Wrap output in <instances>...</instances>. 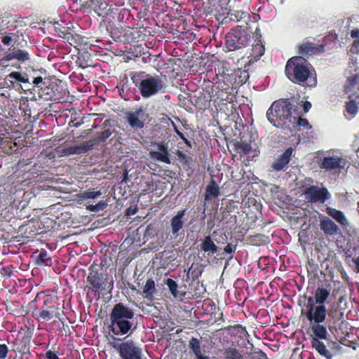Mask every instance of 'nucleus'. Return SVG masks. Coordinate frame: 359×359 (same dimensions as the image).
I'll return each mask as SVG.
<instances>
[{"label": "nucleus", "instance_id": "obj_1", "mask_svg": "<svg viewBox=\"0 0 359 359\" xmlns=\"http://www.w3.org/2000/svg\"><path fill=\"white\" fill-rule=\"evenodd\" d=\"M40 166L36 163L20 161L16 170L8 177L6 186V203L10 205L20 202V198L25 195L24 191L26 187L31 183V180L40 175Z\"/></svg>", "mask_w": 359, "mask_h": 359}, {"label": "nucleus", "instance_id": "obj_2", "mask_svg": "<svg viewBox=\"0 0 359 359\" xmlns=\"http://www.w3.org/2000/svg\"><path fill=\"white\" fill-rule=\"evenodd\" d=\"M292 103L289 99L274 101L266 111L268 121L276 128L292 132Z\"/></svg>", "mask_w": 359, "mask_h": 359}, {"label": "nucleus", "instance_id": "obj_3", "mask_svg": "<svg viewBox=\"0 0 359 359\" xmlns=\"http://www.w3.org/2000/svg\"><path fill=\"white\" fill-rule=\"evenodd\" d=\"M339 309V302H333L330 305V309L327 310L325 304L316 305V307L309 309L306 312H303L302 316H304L310 323V330L311 332L316 331L317 333L324 332L325 334L327 327L322 323L326 320L327 315L330 319L334 320V323L339 320L337 317Z\"/></svg>", "mask_w": 359, "mask_h": 359}, {"label": "nucleus", "instance_id": "obj_4", "mask_svg": "<svg viewBox=\"0 0 359 359\" xmlns=\"http://www.w3.org/2000/svg\"><path fill=\"white\" fill-rule=\"evenodd\" d=\"M142 74L143 72H134L130 75L133 84L138 88L142 97L147 99L163 92L165 86L161 76L147 74L142 76Z\"/></svg>", "mask_w": 359, "mask_h": 359}, {"label": "nucleus", "instance_id": "obj_5", "mask_svg": "<svg viewBox=\"0 0 359 359\" xmlns=\"http://www.w3.org/2000/svg\"><path fill=\"white\" fill-rule=\"evenodd\" d=\"M311 64L306 59L302 56H294L287 61L285 74L293 83L304 86L311 77Z\"/></svg>", "mask_w": 359, "mask_h": 359}, {"label": "nucleus", "instance_id": "obj_6", "mask_svg": "<svg viewBox=\"0 0 359 359\" xmlns=\"http://www.w3.org/2000/svg\"><path fill=\"white\" fill-rule=\"evenodd\" d=\"M38 301L34 299L29 304L30 309H32V316L38 321H49L53 318L61 319V313L63 311L58 307L57 299L52 297H46L42 303L36 305Z\"/></svg>", "mask_w": 359, "mask_h": 359}, {"label": "nucleus", "instance_id": "obj_7", "mask_svg": "<svg viewBox=\"0 0 359 359\" xmlns=\"http://www.w3.org/2000/svg\"><path fill=\"white\" fill-rule=\"evenodd\" d=\"M92 264L89 268V274L86 280V287L94 292L111 291L113 289V280L106 272H99Z\"/></svg>", "mask_w": 359, "mask_h": 359}, {"label": "nucleus", "instance_id": "obj_8", "mask_svg": "<svg viewBox=\"0 0 359 359\" xmlns=\"http://www.w3.org/2000/svg\"><path fill=\"white\" fill-rule=\"evenodd\" d=\"M250 35L241 26L231 29L225 36V45L229 51L243 48L250 42Z\"/></svg>", "mask_w": 359, "mask_h": 359}, {"label": "nucleus", "instance_id": "obj_9", "mask_svg": "<svg viewBox=\"0 0 359 359\" xmlns=\"http://www.w3.org/2000/svg\"><path fill=\"white\" fill-rule=\"evenodd\" d=\"M332 36H326L323 38L321 44L318 45L313 42L303 41L302 43L298 45L297 52L303 57H309L314 55H318L326 51H328L332 47H329L328 42H331V44L335 46L336 43L333 41Z\"/></svg>", "mask_w": 359, "mask_h": 359}, {"label": "nucleus", "instance_id": "obj_10", "mask_svg": "<svg viewBox=\"0 0 359 359\" xmlns=\"http://www.w3.org/2000/svg\"><path fill=\"white\" fill-rule=\"evenodd\" d=\"M110 345L118 351L122 359H141L142 348L133 340L121 343L111 342Z\"/></svg>", "mask_w": 359, "mask_h": 359}, {"label": "nucleus", "instance_id": "obj_11", "mask_svg": "<svg viewBox=\"0 0 359 359\" xmlns=\"http://www.w3.org/2000/svg\"><path fill=\"white\" fill-rule=\"evenodd\" d=\"M217 233V231H214L212 235L205 236L203 238L200 240V245H198L199 250L203 252V257H210L217 254L219 248L216 245L219 243H225L227 241V236L224 233L221 234V241L215 239L213 241L212 236H215Z\"/></svg>", "mask_w": 359, "mask_h": 359}, {"label": "nucleus", "instance_id": "obj_12", "mask_svg": "<svg viewBox=\"0 0 359 359\" xmlns=\"http://www.w3.org/2000/svg\"><path fill=\"white\" fill-rule=\"evenodd\" d=\"M348 161L339 156H325L319 163V168L325 171L340 173Z\"/></svg>", "mask_w": 359, "mask_h": 359}, {"label": "nucleus", "instance_id": "obj_13", "mask_svg": "<svg viewBox=\"0 0 359 359\" xmlns=\"http://www.w3.org/2000/svg\"><path fill=\"white\" fill-rule=\"evenodd\" d=\"M312 334L311 335V343L312 347L322 356L325 357L326 359H332V354L331 352L327 348L324 342L322 340H328L330 334L326 330L325 334L324 332H321L317 333L316 331L311 332Z\"/></svg>", "mask_w": 359, "mask_h": 359}, {"label": "nucleus", "instance_id": "obj_14", "mask_svg": "<svg viewBox=\"0 0 359 359\" xmlns=\"http://www.w3.org/2000/svg\"><path fill=\"white\" fill-rule=\"evenodd\" d=\"M149 117V115L147 112V109L141 107L135 109V111H129L126 114L127 121L134 130L142 129Z\"/></svg>", "mask_w": 359, "mask_h": 359}, {"label": "nucleus", "instance_id": "obj_15", "mask_svg": "<svg viewBox=\"0 0 359 359\" xmlns=\"http://www.w3.org/2000/svg\"><path fill=\"white\" fill-rule=\"evenodd\" d=\"M293 151L292 147H288L283 153L278 155L271 163L270 170L275 172L285 171L289 167Z\"/></svg>", "mask_w": 359, "mask_h": 359}, {"label": "nucleus", "instance_id": "obj_16", "mask_svg": "<svg viewBox=\"0 0 359 359\" xmlns=\"http://www.w3.org/2000/svg\"><path fill=\"white\" fill-rule=\"evenodd\" d=\"M132 319L110 318L109 329L115 335H124L128 334L133 328L134 323Z\"/></svg>", "mask_w": 359, "mask_h": 359}, {"label": "nucleus", "instance_id": "obj_17", "mask_svg": "<svg viewBox=\"0 0 359 359\" xmlns=\"http://www.w3.org/2000/svg\"><path fill=\"white\" fill-rule=\"evenodd\" d=\"M33 336V330L28 328L21 338H16L13 341V350L22 354L29 353L30 341Z\"/></svg>", "mask_w": 359, "mask_h": 359}, {"label": "nucleus", "instance_id": "obj_18", "mask_svg": "<svg viewBox=\"0 0 359 359\" xmlns=\"http://www.w3.org/2000/svg\"><path fill=\"white\" fill-rule=\"evenodd\" d=\"M307 198L312 203L319 201H325L330 197V194L326 188H319L317 186H311L305 190Z\"/></svg>", "mask_w": 359, "mask_h": 359}, {"label": "nucleus", "instance_id": "obj_19", "mask_svg": "<svg viewBox=\"0 0 359 359\" xmlns=\"http://www.w3.org/2000/svg\"><path fill=\"white\" fill-rule=\"evenodd\" d=\"M13 60H17L20 62H25L29 60V55L24 50L13 47L12 49L10 48L8 51L4 53V56L1 59V62L4 64Z\"/></svg>", "mask_w": 359, "mask_h": 359}, {"label": "nucleus", "instance_id": "obj_20", "mask_svg": "<svg viewBox=\"0 0 359 359\" xmlns=\"http://www.w3.org/2000/svg\"><path fill=\"white\" fill-rule=\"evenodd\" d=\"M226 86L224 82H217V91L215 94V102L222 104L224 101L231 102L233 101L232 88L225 87Z\"/></svg>", "mask_w": 359, "mask_h": 359}, {"label": "nucleus", "instance_id": "obj_21", "mask_svg": "<svg viewBox=\"0 0 359 359\" xmlns=\"http://www.w3.org/2000/svg\"><path fill=\"white\" fill-rule=\"evenodd\" d=\"M135 313L132 309L122 302L116 304L111 312L110 318L133 319Z\"/></svg>", "mask_w": 359, "mask_h": 359}, {"label": "nucleus", "instance_id": "obj_22", "mask_svg": "<svg viewBox=\"0 0 359 359\" xmlns=\"http://www.w3.org/2000/svg\"><path fill=\"white\" fill-rule=\"evenodd\" d=\"M158 151H153L150 152V155L153 158L158 161L170 164V154L168 151V143L164 142H159L156 144Z\"/></svg>", "mask_w": 359, "mask_h": 359}, {"label": "nucleus", "instance_id": "obj_23", "mask_svg": "<svg viewBox=\"0 0 359 359\" xmlns=\"http://www.w3.org/2000/svg\"><path fill=\"white\" fill-rule=\"evenodd\" d=\"M185 213L186 209L179 210L177 215L170 219L171 233L175 238L179 236L180 231L183 228L184 224L183 219L185 216Z\"/></svg>", "mask_w": 359, "mask_h": 359}, {"label": "nucleus", "instance_id": "obj_24", "mask_svg": "<svg viewBox=\"0 0 359 359\" xmlns=\"http://www.w3.org/2000/svg\"><path fill=\"white\" fill-rule=\"evenodd\" d=\"M320 229L326 236H335L340 233L338 226L329 217H325L320 220Z\"/></svg>", "mask_w": 359, "mask_h": 359}, {"label": "nucleus", "instance_id": "obj_25", "mask_svg": "<svg viewBox=\"0 0 359 359\" xmlns=\"http://www.w3.org/2000/svg\"><path fill=\"white\" fill-rule=\"evenodd\" d=\"M92 149V144L90 143L88 140L79 144L72 145L65 148L63 149V153L67 156L73 154H86Z\"/></svg>", "mask_w": 359, "mask_h": 359}, {"label": "nucleus", "instance_id": "obj_26", "mask_svg": "<svg viewBox=\"0 0 359 359\" xmlns=\"http://www.w3.org/2000/svg\"><path fill=\"white\" fill-rule=\"evenodd\" d=\"M110 0H92L94 11L99 16H104L111 10Z\"/></svg>", "mask_w": 359, "mask_h": 359}, {"label": "nucleus", "instance_id": "obj_27", "mask_svg": "<svg viewBox=\"0 0 359 359\" xmlns=\"http://www.w3.org/2000/svg\"><path fill=\"white\" fill-rule=\"evenodd\" d=\"M123 39H121V41L129 43H135L141 38V32L137 29L127 27L123 30Z\"/></svg>", "mask_w": 359, "mask_h": 359}, {"label": "nucleus", "instance_id": "obj_28", "mask_svg": "<svg viewBox=\"0 0 359 359\" xmlns=\"http://www.w3.org/2000/svg\"><path fill=\"white\" fill-rule=\"evenodd\" d=\"M189 348L196 359H210L208 356L204 355L202 353L201 342L198 339L195 337L191 338L189 341Z\"/></svg>", "mask_w": 359, "mask_h": 359}, {"label": "nucleus", "instance_id": "obj_29", "mask_svg": "<svg viewBox=\"0 0 359 359\" xmlns=\"http://www.w3.org/2000/svg\"><path fill=\"white\" fill-rule=\"evenodd\" d=\"M111 134L112 131L109 128L97 133L93 138L89 140L90 143L92 144V148L93 149L95 145H98L102 142H104L111 136Z\"/></svg>", "mask_w": 359, "mask_h": 359}, {"label": "nucleus", "instance_id": "obj_30", "mask_svg": "<svg viewBox=\"0 0 359 359\" xmlns=\"http://www.w3.org/2000/svg\"><path fill=\"white\" fill-rule=\"evenodd\" d=\"M325 210L329 216L334 219L341 225L346 226L348 224L347 219L342 211L331 207H327Z\"/></svg>", "mask_w": 359, "mask_h": 359}, {"label": "nucleus", "instance_id": "obj_31", "mask_svg": "<svg viewBox=\"0 0 359 359\" xmlns=\"http://www.w3.org/2000/svg\"><path fill=\"white\" fill-rule=\"evenodd\" d=\"M317 305L325 304L330 295V289L324 287H318L314 292Z\"/></svg>", "mask_w": 359, "mask_h": 359}, {"label": "nucleus", "instance_id": "obj_32", "mask_svg": "<svg viewBox=\"0 0 359 359\" xmlns=\"http://www.w3.org/2000/svg\"><path fill=\"white\" fill-rule=\"evenodd\" d=\"M302 128L306 129H311L312 126L309 121L305 118H296L293 117L292 119L291 128L294 131L301 130Z\"/></svg>", "mask_w": 359, "mask_h": 359}, {"label": "nucleus", "instance_id": "obj_33", "mask_svg": "<svg viewBox=\"0 0 359 359\" xmlns=\"http://www.w3.org/2000/svg\"><path fill=\"white\" fill-rule=\"evenodd\" d=\"M358 111V107L355 100H350L346 102L344 116L348 120L354 118Z\"/></svg>", "mask_w": 359, "mask_h": 359}, {"label": "nucleus", "instance_id": "obj_34", "mask_svg": "<svg viewBox=\"0 0 359 359\" xmlns=\"http://www.w3.org/2000/svg\"><path fill=\"white\" fill-rule=\"evenodd\" d=\"M205 200H208L209 196L217 198L219 195V188L214 179H211L206 187Z\"/></svg>", "mask_w": 359, "mask_h": 359}, {"label": "nucleus", "instance_id": "obj_35", "mask_svg": "<svg viewBox=\"0 0 359 359\" xmlns=\"http://www.w3.org/2000/svg\"><path fill=\"white\" fill-rule=\"evenodd\" d=\"M227 18H229L231 21H246L249 19L250 15L246 11L231 10L228 13Z\"/></svg>", "mask_w": 359, "mask_h": 359}, {"label": "nucleus", "instance_id": "obj_36", "mask_svg": "<svg viewBox=\"0 0 359 359\" xmlns=\"http://www.w3.org/2000/svg\"><path fill=\"white\" fill-rule=\"evenodd\" d=\"M38 266H50L53 264L51 257L45 250L41 251L36 258Z\"/></svg>", "mask_w": 359, "mask_h": 359}, {"label": "nucleus", "instance_id": "obj_37", "mask_svg": "<svg viewBox=\"0 0 359 359\" xmlns=\"http://www.w3.org/2000/svg\"><path fill=\"white\" fill-rule=\"evenodd\" d=\"M264 52L265 48L262 43L258 42L255 44H253L252 48V53L250 54L252 59L250 60V62H251L252 60L257 61L264 54Z\"/></svg>", "mask_w": 359, "mask_h": 359}, {"label": "nucleus", "instance_id": "obj_38", "mask_svg": "<svg viewBox=\"0 0 359 359\" xmlns=\"http://www.w3.org/2000/svg\"><path fill=\"white\" fill-rule=\"evenodd\" d=\"M62 38L74 47L79 45L81 41V36L73 33L71 29Z\"/></svg>", "mask_w": 359, "mask_h": 359}, {"label": "nucleus", "instance_id": "obj_39", "mask_svg": "<svg viewBox=\"0 0 359 359\" xmlns=\"http://www.w3.org/2000/svg\"><path fill=\"white\" fill-rule=\"evenodd\" d=\"M235 75V83L238 86H242L248 80L250 76L249 73L246 70L238 69L234 72Z\"/></svg>", "mask_w": 359, "mask_h": 359}, {"label": "nucleus", "instance_id": "obj_40", "mask_svg": "<svg viewBox=\"0 0 359 359\" xmlns=\"http://www.w3.org/2000/svg\"><path fill=\"white\" fill-rule=\"evenodd\" d=\"M32 83L34 85L33 90L37 91V93L39 92V90L42 91L43 88L49 86V81H46L41 76L34 78Z\"/></svg>", "mask_w": 359, "mask_h": 359}, {"label": "nucleus", "instance_id": "obj_41", "mask_svg": "<svg viewBox=\"0 0 359 359\" xmlns=\"http://www.w3.org/2000/svg\"><path fill=\"white\" fill-rule=\"evenodd\" d=\"M156 292L155 282L153 279L149 278L147 280L143 287V293L147 297H153Z\"/></svg>", "mask_w": 359, "mask_h": 359}, {"label": "nucleus", "instance_id": "obj_42", "mask_svg": "<svg viewBox=\"0 0 359 359\" xmlns=\"http://www.w3.org/2000/svg\"><path fill=\"white\" fill-rule=\"evenodd\" d=\"M224 359H242L241 352L235 348H228L224 353Z\"/></svg>", "mask_w": 359, "mask_h": 359}, {"label": "nucleus", "instance_id": "obj_43", "mask_svg": "<svg viewBox=\"0 0 359 359\" xmlns=\"http://www.w3.org/2000/svg\"><path fill=\"white\" fill-rule=\"evenodd\" d=\"M204 82L205 83V90L208 94V95H209L208 100H210V102L211 98H212V97L215 98V92L217 91V82L214 83L209 80L207 81H205Z\"/></svg>", "mask_w": 359, "mask_h": 359}, {"label": "nucleus", "instance_id": "obj_44", "mask_svg": "<svg viewBox=\"0 0 359 359\" xmlns=\"http://www.w3.org/2000/svg\"><path fill=\"white\" fill-rule=\"evenodd\" d=\"M210 100L205 98V96L201 95L197 97H195L194 105L196 107L201 109H205L210 105Z\"/></svg>", "mask_w": 359, "mask_h": 359}, {"label": "nucleus", "instance_id": "obj_45", "mask_svg": "<svg viewBox=\"0 0 359 359\" xmlns=\"http://www.w3.org/2000/svg\"><path fill=\"white\" fill-rule=\"evenodd\" d=\"M304 297L307 299V302L304 304V307L302 309L301 314L316 307L317 305L315 295L313 297H306L304 295Z\"/></svg>", "mask_w": 359, "mask_h": 359}, {"label": "nucleus", "instance_id": "obj_46", "mask_svg": "<svg viewBox=\"0 0 359 359\" xmlns=\"http://www.w3.org/2000/svg\"><path fill=\"white\" fill-rule=\"evenodd\" d=\"M8 77L20 83H29L28 76L19 72H12L8 74Z\"/></svg>", "mask_w": 359, "mask_h": 359}, {"label": "nucleus", "instance_id": "obj_47", "mask_svg": "<svg viewBox=\"0 0 359 359\" xmlns=\"http://www.w3.org/2000/svg\"><path fill=\"white\" fill-rule=\"evenodd\" d=\"M102 194L101 191H95L94 189H88L81 193V198L84 199H95Z\"/></svg>", "mask_w": 359, "mask_h": 359}, {"label": "nucleus", "instance_id": "obj_48", "mask_svg": "<svg viewBox=\"0 0 359 359\" xmlns=\"http://www.w3.org/2000/svg\"><path fill=\"white\" fill-rule=\"evenodd\" d=\"M39 96L45 100H52L53 99V90L51 87L48 86L43 88L42 91L38 92Z\"/></svg>", "mask_w": 359, "mask_h": 359}, {"label": "nucleus", "instance_id": "obj_49", "mask_svg": "<svg viewBox=\"0 0 359 359\" xmlns=\"http://www.w3.org/2000/svg\"><path fill=\"white\" fill-rule=\"evenodd\" d=\"M165 283L167 285V286L169 288V290L170 292H171V294L175 297H178V290H177V288H178V285H177V283H176V281H175L172 278H168L165 281Z\"/></svg>", "mask_w": 359, "mask_h": 359}, {"label": "nucleus", "instance_id": "obj_50", "mask_svg": "<svg viewBox=\"0 0 359 359\" xmlns=\"http://www.w3.org/2000/svg\"><path fill=\"white\" fill-rule=\"evenodd\" d=\"M267 237L263 234H256L251 236L250 241L255 245H262L266 243Z\"/></svg>", "mask_w": 359, "mask_h": 359}, {"label": "nucleus", "instance_id": "obj_51", "mask_svg": "<svg viewBox=\"0 0 359 359\" xmlns=\"http://www.w3.org/2000/svg\"><path fill=\"white\" fill-rule=\"evenodd\" d=\"M54 29L58 36L62 38L71 29L70 27L64 26L62 23L60 22L55 23Z\"/></svg>", "mask_w": 359, "mask_h": 359}, {"label": "nucleus", "instance_id": "obj_52", "mask_svg": "<svg viewBox=\"0 0 359 359\" xmlns=\"http://www.w3.org/2000/svg\"><path fill=\"white\" fill-rule=\"evenodd\" d=\"M358 83V78L356 76H351L348 78L346 84L345 86V92L346 93H350L353 90L355 86Z\"/></svg>", "mask_w": 359, "mask_h": 359}, {"label": "nucleus", "instance_id": "obj_53", "mask_svg": "<svg viewBox=\"0 0 359 359\" xmlns=\"http://www.w3.org/2000/svg\"><path fill=\"white\" fill-rule=\"evenodd\" d=\"M236 149L238 150H241L243 152L249 153L252 149V147L250 143H248L245 141H241V142L237 143Z\"/></svg>", "mask_w": 359, "mask_h": 359}, {"label": "nucleus", "instance_id": "obj_54", "mask_svg": "<svg viewBox=\"0 0 359 359\" xmlns=\"http://www.w3.org/2000/svg\"><path fill=\"white\" fill-rule=\"evenodd\" d=\"M236 250V245H233L232 243H228L224 248V253L229 255V259H231L234 253Z\"/></svg>", "mask_w": 359, "mask_h": 359}, {"label": "nucleus", "instance_id": "obj_55", "mask_svg": "<svg viewBox=\"0 0 359 359\" xmlns=\"http://www.w3.org/2000/svg\"><path fill=\"white\" fill-rule=\"evenodd\" d=\"M189 273H190L193 280H196L199 278L200 276H201L202 269H201L199 267L194 269V266L192 264L189 268Z\"/></svg>", "mask_w": 359, "mask_h": 359}, {"label": "nucleus", "instance_id": "obj_56", "mask_svg": "<svg viewBox=\"0 0 359 359\" xmlns=\"http://www.w3.org/2000/svg\"><path fill=\"white\" fill-rule=\"evenodd\" d=\"M176 154L179 158V160L184 163V164H188L189 163V159H190L191 158L189 157L186 154H184V152H182V151L180 150H177V152H176Z\"/></svg>", "mask_w": 359, "mask_h": 359}, {"label": "nucleus", "instance_id": "obj_57", "mask_svg": "<svg viewBox=\"0 0 359 359\" xmlns=\"http://www.w3.org/2000/svg\"><path fill=\"white\" fill-rule=\"evenodd\" d=\"M8 346L4 344H0V359H5L8 355Z\"/></svg>", "mask_w": 359, "mask_h": 359}, {"label": "nucleus", "instance_id": "obj_58", "mask_svg": "<svg viewBox=\"0 0 359 359\" xmlns=\"http://www.w3.org/2000/svg\"><path fill=\"white\" fill-rule=\"evenodd\" d=\"M107 206V204L103 202V204L101 205L100 203H98L95 205H90L88 206V209L90 211L95 212L100 209H104Z\"/></svg>", "mask_w": 359, "mask_h": 359}, {"label": "nucleus", "instance_id": "obj_59", "mask_svg": "<svg viewBox=\"0 0 359 359\" xmlns=\"http://www.w3.org/2000/svg\"><path fill=\"white\" fill-rule=\"evenodd\" d=\"M46 359H60L57 353L55 351L48 350L46 353Z\"/></svg>", "mask_w": 359, "mask_h": 359}, {"label": "nucleus", "instance_id": "obj_60", "mask_svg": "<svg viewBox=\"0 0 359 359\" xmlns=\"http://www.w3.org/2000/svg\"><path fill=\"white\" fill-rule=\"evenodd\" d=\"M12 34H9L5 35L4 37H2L1 42L6 46L11 45L12 41H13V39L11 36Z\"/></svg>", "mask_w": 359, "mask_h": 359}, {"label": "nucleus", "instance_id": "obj_61", "mask_svg": "<svg viewBox=\"0 0 359 359\" xmlns=\"http://www.w3.org/2000/svg\"><path fill=\"white\" fill-rule=\"evenodd\" d=\"M351 36L352 38H359V29H353L351 32ZM353 46H359V39L354 41Z\"/></svg>", "mask_w": 359, "mask_h": 359}, {"label": "nucleus", "instance_id": "obj_62", "mask_svg": "<svg viewBox=\"0 0 359 359\" xmlns=\"http://www.w3.org/2000/svg\"><path fill=\"white\" fill-rule=\"evenodd\" d=\"M311 103L309 101H306L304 102V104H303V111H304V113L306 114L307 113L311 108Z\"/></svg>", "mask_w": 359, "mask_h": 359}, {"label": "nucleus", "instance_id": "obj_63", "mask_svg": "<svg viewBox=\"0 0 359 359\" xmlns=\"http://www.w3.org/2000/svg\"><path fill=\"white\" fill-rule=\"evenodd\" d=\"M180 139H182L183 140V142H184V144L188 146L189 147L191 148L192 147V143L190 140H189L188 139H187L184 136V134H181L180 137Z\"/></svg>", "mask_w": 359, "mask_h": 359}, {"label": "nucleus", "instance_id": "obj_64", "mask_svg": "<svg viewBox=\"0 0 359 359\" xmlns=\"http://www.w3.org/2000/svg\"><path fill=\"white\" fill-rule=\"evenodd\" d=\"M257 354L259 355L258 359H268L266 354L262 350L257 352Z\"/></svg>", "mask_w": 359, "mask_h": 359}]
</instances>
